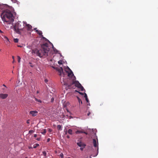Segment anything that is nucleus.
Segmentation results:
<instances>
[{"label": "nucleus", "mask_w": 158, "mask_h": 158, "mask_svg": "<svg viewBox=\"0 0 158 158\" xmlns=\"http://www.w3.org/2000/svg\"><path fill=\"white\" fill-rule=\"evenodd\" d=\"M49 48L47 43L43 44L41 48L40 49L35 48L32 50L31 53L33 54H36L40 58L45 57L48 56Z\"/></svg>", "instance_id": "f257e3e1"}, {"label": "nucleus", "mask_w": 158, "mask_h": 158, "mask_svg": "<svg viewBox=\"0 0 158 158\" xmlns=\"http://www.w3.org/2000/svg\"><path fill=\"white\" fill-rule=\"evenodd\" d=\"M2 20L8 24L12 23L14 21V16L12 12L8 9L3 10L1 15Z\"/></svg>", "instance_id": "f03ea898"}, {"label": "nucleus", "mask_w": 158, "mask_h": 158, "mask_svg": "<svg viewBox=\"0 0 158 158\" xmlns=\"http://www.w3.org/2000/svg\"><path fill=\"white\" fill-rule=\"evenodd\" d=\"M26 23V22H22L19 21L16 23L13 27L15 32L18 34L21 35L22 32L24 31L25 24Z\"/></svg>", "instance_id": "7ed1b4c3"}, {"label": "nucleus", "mask_w": 158, "mask_h": 158, "mask_svg": "<svg viewBox=\"0 0 158 158\" xmlns=\"http://www.w3.org/2000/svg\"><path fill=\"white\" fill-rule=\"evenodd\" d=\"M67 69L68 70V71L65 70V71L66 72H67L68 73V76L69 77L73 76L74 75V74L72 70L68 67H67V68L66 69V70Z\"/></svg>", "instance_id": "20e7f679"}, {"label": "nucleus", "mask_w": 158, "mask_h": 158, "mask_svg": "<svg viewBox=\"0 0 158 158\" xmlns=\"http://www.w3.org/2000/svg\"><path fill=\"white\" fill-rule=\"evenodd\" d=\"M25 27L26 28L27 30L28 31H32L31 30L32 26L31 25L29 24H27V23L26 24H25Z\"/></svg>", "instance_id": "39448f33"}, {"label": "nucleus", "mask_w": 158, "mask_h": 158, "mask_svg": "<svg viewBox=\"0 0 158 158\" xmlns=\"http://www.w3.org/2000/svg\"><path fill=\"white\" fill-rule=\"evenodd\" d=\"M57 71L59 73V75L60 76H61L62 75V73L63 74H64V73L63 72V69L62 67H60V68H58L57 69Z\"/></svg>", "instance_id": "423d86ee"}, {"label": "nucleus", "mask_w": 158, "mask_h": 158, "mask_svg": "<svg viewBox=\"0 0 158 158\" xmlns=\"http://www.w3.org/2000/svg\"><path fill=\"white\" fill-rule=\"evenodd\" d=\"M8 96V95L7 94H0V99H4L6 98Z\"/></svg>", "instance_id": "0eeeda50"}, {"label": "nucleus", "mask_w": 158, "mask_h": 158, "mask_svg": "<svg viewBox=\"0 0 158 158\" xmlns=\"http://www.w3.org/2000/svg\"><path fill=\"white\" fill-rule=\"evenodd\" d=\"M77 144L80 147H82L83 148H85L86 146V145L81 142H80L77 143Z\"/></svg>", "instance_id": "6e6552de"}, {"label": "nucleus", "mask_w": 158, "mask_h": 158, "mask_svg": "<svg viewBox=\"0 0 158 158\" xmlns=\"http://www.w3.org/2000/svg\"><path fill=\"white\" fill-rule=\"evenodd\" d=\"M75 84V86L77 87H78L79 86H80V85L81 84L78 81H73V82L72 83V85Z\"/></svg>", "instance_id": "1a4fd4ad"}, {"label": "nucleus", "mask_w": 158, "mask_h": 158, "mask_svg": "<svg viewBox=\"0 0 158 158\" xmlns=\"http://www.w3.org/2000/svg\"><path fill=\"white\" fill-rule=\"evenodd\" d=\"M38 112L36 111H31L30 112V113L33 116H36Z\"/></svg>", "instance_id": "9d476101"}, {"label": "nucleus", "mask_w": 158, "mask_h": 158, "mask_svg": "<svg viewBox=\"0 0 158 158\" xmlns=\"http://www.w3.org/2000/svg\"><path fill=\"white\" fill-rule=\"evenodd\" d=\"M36 32H37V33L38 34L40 35H42L43 36V35H42V32L41 31H39L38 30H36Z\"/></svg>", "instance_id": "9b49d317"}, {"label": "nucleus", "mask_w": 158, "mask_h": 158, "mask_svg": "<svg viewBox=\"0 0 158 158\" xmlns=\"http://www.w3.org/2000/svg\"><path fill=\"white\" fill-rule=\"evenodd\" d=\"M93 142L94 147H96L97 146V142L95 139H93Z\"/></svg>", "instance_id": "f8f14e48"}, {"label": "nucleus", "mask_w": 158, "mask_h": 158, "mask_svg": "<svg viewBox=\"0 0 158 158\" xmlns=\"http://www.w3.org/2000/svg\"><path fill=\"white\" fill-rule=\"evenodd\" d=\"M40 133L44 135L46 133V129H44L42 130L41 131Z\"/></svg>", "instance_id": "ddd939ff"}, {"label": "nucleus", "mask_w": 158, "mask_h": 158, "mask_svg": "<svg viewBox=\"0 0 158 158\" xmlns=\"http://www.w3.org/2000/svg\"><path fill=\"white\" fill-rule=\"evenodd\" d=\"M57 128L58 130H62L61 126L60 125H58L57 126Z\"/></svg>", "instance_id": "4468645a"}, {"label": "nucleus", "mask_w": 158, "mask_h": 158, "mask_svg": "<svg viewBox=\"0 0 158 158\" xmlns=\"http://www.w3.org/2000/svg\"><path fill=\"white\" fill-rule=\"evenodd\" d=\"M78 87V88L81 89V91H83V90H84L83 87L81 85V84Z\"/></svg>", "instance_id": "2eb2a0df"}, {"label": "nucleus", "mask_w": 158, "mask_h": 158, "mask_svg": "<svg viewBox=\"0 0 158 158\" xmlns=\"http://www.w3.org/2000/svg\"><path fill=\"white\" fill-rule=\"evenodd\" d=\"M77 99L78 100V102H79V103L80 104L81 103V104H82V102L81 100L78 96H77Z\"/></svg>", "instance_id": "dca6fc26"}, {"label": "nucleus", "mask_w": 158, "mask_h": 158, "mask_svg": "<svg viewBox=\"0 0 158 158\" xmlns=\"http://www.w3.org/2000/svg\"><path fill=\"white\" fill-rule=\"evenodd\" d=\"M68 133L69 134L72 135L73 134L72 130L71 129H69L68 131Z\"/></svg>", "instance_id": "f3484780"}, {"label": "nucleus", "mask_w": 158, "mask_h": 158, "mask_svg": "<svg viewBox=\"0 0 158 158\" xmlns=\"http://www.w3.org/2000/svg\"><path fill=\"white\" fill-rule=\"evenodd\" d=\"M4 38L6 40V42L7 44H8L9 42V41L7 37L6 36H5L4 37Z\"/></svg>", "instance_id": "a211bd4d"}, {"label": "nucleus", "mask_w": 158, "mask_h": 158, "mask_svg": "<svg viewBox=\"0 0 158 158\" xmlns=\"http://www.w3.org/2000/svg\"><path fill=\"white\" fill-rule=\"evenodd\" d=\"M18 41H19V39L17 38L14 39V42H15V43H18Z\"/></svg>", "instance_id": "6ab92c4d"}, {"label": "nucleus", "mask_w": 158, "mask_h": 158, "mask_svg": "<svg viewBox=\"0 0 158 158\" xmlns=\"http://www.w3.org/2000/svg\"><path fill=\"white\" fill-rule=\"evenodd\" d=\"M79 132H80V133H85V134L86 135H87L88 134V133H87V132H85V131H79Z\"/></svg>", "instance_id": "aec40b11"}, {"label": "nucleus", "mask_w": 158, "mask_h": 158, "mask_svg": "<svg viewBox=\"0 0 158 158\" xmlns=\"http://www.w3.org/2000/svg\"><path fill=\"white\" fill-rule=\"evenodd\" d=\"M39 146V144L38 143L35 144L33 148H36L37 147Z\"/></svg>", "instance_id": "412c9836"}, {"label": "nucleus", "mask_w": 158, "mask_h": 158, "mask_svg": "<svg viewBox=\"0 0 158 158\" xmlns=\"http://www.w3.org/2000/svg\"><path fill=\"white\" fill-rule=\"evenodd\" d=\"M17 58H18V62L19 63L20 62V59H21L20 57L19 56H17Z\"/></svg>", "instance_id": "4be33fe9"}, {"label": "nucleus", "mask_w": 158, "mask_h": 158, "mask_svg": "<svg viewBox=\"0 0 158 158\" xmlns=\"http://www.w3.org/2000/svg\"><path fill=\"white\" fill-rule=\"evenodd\" d=\"M35 100L37 102H38L40 103L41 102V101L40 99H38L36 98H35Z\"/></svg>", "instance_id": "5701e85b"}, {"label": "nucleus", "mask_w": 158, "mask_h": 158, "mask_svg": "<svg viewBox=\"0 0 158 158\" xmlns=\"http://www.w3.org/2000/svg\"><path fill=\"white\" fill-rule=\"evenodd\" d=\"M34 132L33 130H30L29 131V133L30 134H32Z\"/></svg>", "instance_id": "b1692460"}, {"label": "nucleus", "mask_w": 158, "mask_h": 158, "mask_svg": "<svg viewBox=\"0 0 158 158\" xmlns=\"http://www.w3.org/2000/svg\"><path fill=\"white\" fill-rule=\"evenodd\" d=\"M58 63L59 64H62V61L60 60V61H58Z\"/></svg>", "instance_id": "393cba45"}, {"label": "nucleus", "mask_w": 158, "mask_h": 158, "mask_svg": "<svg viewBox=\"0 0 158 158\" xmlns=\"http://www.w3.org/2000/svg\"><path fill=\"white\" fill-rule=\"evenodd\" d=\"M43 153L44 155V156H46V152L45 151H43Z\"/></svg>", "instance_id": "a878e982"}, {"label": "nucleus", "mask_w": 158, "mask_h": 158, "mask_svg": "<svg viewBox=\"0 0 158 158\" xmlns=\"http://www.w3.org/2000/svg\"><path fill=\"white\" fill-rule=\"evenodd\" d=\"M84 95H85L84 97L85 98H88L87 95L86 93H84Z\"/></svg>", "instance_id": "bb28decb"}, {"label": "nucleus", "mask_w": 158, "mask_h": 158, "mask_svg": "<svg viewBox=\"0 0 158 158\" xmlns=\"http://www.w3.org/2000/svg\"><path fill=\"white\" fill-rule=\"evenodd\" d=\"M48 132H51L52 131V129H50V128H48Z\"/></svg>", "instance_id": "cd10ccee"}, {"label": "nucleus", "mask_w": 158, "mask_h": 158, "mask_svg": "<svg viewBox=\"0 0 158 158\" xmlns=\"http://www.w3.org/2000/svg\"><path fill=\"white\" fill-rule=\"evenodd\" d=\"M81 148H80V149L81 151H83V149H84V148H83V147H81Z\"/></svg>", "instance_id": "c85d7f7f"}, {"label": "nucleus", "mask_w": 158, "mask_h": 158, "mask_svg": "<svg viewBox=\"0 0 158 158\" xmlns=\"http://www.w3.org/2000/svg\"><path fill=\"white\" fill-rule=\"evenodd\" d=\"M44 81L45 83H47L48 82V80L47 79H45L44 80Z\"/></svg>", "instance_id": "c756f323"}, {"label": "nucleus", "mask_w": 158, "mask_h": 158, "mask_svg": "<svg viewBox=\"0 0 158 158\" xmlns=\"http://www.w3.org/2000/svg\"><path fill=\"white\" fill-rule=\"evenodd\" d=\"M85 100L86 101L88 102H89V100H88V98H85Z\"/></svg>", "instance_id": "7c9ffc66"}, {"label": "nucleus", "mask_w": 158, "mask_h": 158, "mask_svg": "<svg viewBox=\"0 0 158 158\" xmlns=\"http://www.w3.org/2000/svg\"><path fill=\"white\" fill-rule=\"evenodd\" d=\"M79 94H80L81 95H83L84 94V93H81V92H78Z\"/></svg>", "instance_id": "2f4dec72"}, {"label": "nucleus", "mask_w": 158, "mask_h": 158, "mask_svg": "<svg viewBox=\"0 0 158 158\" xmlns=\"http://www.w3.org/2000/svg\"><path fill=\"white\" fill-rule=\"evenodd\" d=\"M27 124H29L30 123V120H27Z\"/></svg>", "instance_id": "473e14b6"}, {"label": "nucleus", "mask_w": 158, "mask_h": 158, "mask_svg": "<svg viewBox=\"0 0 158 158\" xmlns=\"http://www.w3.org/2000/svg\"><path fill=\"white\" fill-rule=\"evenodd\" d=\"M60 155L61 157H62V158L63 157L64 155L62 153Z\"/></svg>", "instance_id": "72a5a7b5"}, {"label": "nucleus", "mask_w": 158, "mask_h": 158, "mask_svg": "<svg viewBox=\"0 0 158 158\" xmlns=\"http://www.w3.org/2000/svg\"><path fill=\"white\" fill-rule=\"evenodd\" d=\"M54 100V99L53 98H52L51 99V102H52Z\"/></svg>", "instance_id": "f704fd0d"}, {"label": "nucleus", "mask_w": 158, "mask_h": 158, "mask_svg": "<svg viewBox=\"0 0 158 158\" xmlns=\"http://www.w3.org/2000/svg\"><path fill=\"white\" fill-rule=\"evenodd\" d=\"M90 114V112H89L87 114V115L89 116Z\"/></svg>", "instance_id": "c9c22d12"}, {"label": "nucleus", "mask_w": 158, "mask_h": 158, "mask_svg": "<svg viewBox=\"0 0 158 158\" xmlns=\"http://www.w3.org/2000/svg\"><path fill=\"white\" fill-rule=\"evenodd\" d=\"M37 135L36 134H34V137L35 138L37 137Z\"/></svg>", "instance_id": "e433bc0d"}, {"label": "nucleus", "mask_w": 158, "mask_h": 158, "mask_svg": "<svg viewBox=\"0 0 158 158\" xmlns=\"http://www.w3.org/2000/svg\"><path fill=\"white\" fill-rule=\"evenodd\" d=\"M52 48H53V50H54V51H55L54 49H56L55 48H54L53 44H52Z\"/></svg>", "instance_id": "4c0bfd02"}, {"label": "nucleus", "mask_w": 158, "mask_h": 158, "mask_svg": "<svg viewBox=\"0 0 158 158\" xmlns=\"http://www.w3.org/2000/svg\"><path fill=\"white\" fill-rule=\"evenodd\" d=\"M37 140H38V141H39L40 140V138H37Z\"/></svg>", "instance_id": "58836bf2"}, {"label": "nucleus", "mask_w": 158, "mask_h": 158, "mask_svg": "<svg viewBox=\"0 0 158 158\" xmlns=\"http://www.w3.org/2000/svg\"><path fill=\"white\" fill-rule=\"evenodd\" d=\"M67 138H68V139L69 138V135H67Z\"/></svg>", "instance_id": "ea45409f"}, {"label": "nucleus", "mask_w": 158, "mask_h": 158, "mask_svg": "<svg viewBox=\"0 0 158 158\" xmlns=\"http://www.w3.org/2000/svg\"><path fill=\"white\" fill-rule=\"evenodd\" d=\"M50 140V139L48 138L47 139V142H49Z\"/></svg>", "instance_id": "a19ab883"}, {"label": "nucleus", "mask_w": 158, "mask_h": 158, "mask_svg": "<svg viewBox=\"0 0 158 158\" xmlns=\"http://www.w3.org/2000/svg\"><path fill=\"white\" fill-rule=\"evenodd\" d=\"M66 104L67 105H69V102H67Z\"/></svg>", "instance_id": "79ce46f5"}, {"label": "nucleus", "mask_w": 158, "mask_h": 158, "mask_svg": "<svg viewBox=\"0 0 158 158\" xmlns=\"http://www.w3.org/2000/svg\"><path fill=\"white\" fill-rule=\"evenodd\" d=\"M3 86H5V87H6V86L5 85H4V84H3Z\"/></svg>", "instance_id": "37998d69"}, {"label": "nucleus", "mask_w": 158, "mask_h": 158, "mask_svg": "<svg viewBox=\"0 0 158 158\" xmlns=\"http://www.w3.org/2000/svg\"><path fill=\"white\" fill-rule=\"evenodd\" d=\"M0 33H2V31L0 30Z\"/></svg>", "instance_id": "c03bdc74"}, {"label": "nucleus", "mask_w": 158, "mask_h": 158, "mask_svg": "<svg viewBox=\"0 0 158 158\" xmlns=\"http://www.w3.org/2000/svg\"><path fill=\"white\" fill-rule=\"evenodd\" d=\"M12 57L13 59V60H14V57L13 56H12Z\"/></svg>", "instance_id": "a18cd8bd"}, {"label": "nucleus", "mask_w": 158, "mask_h": 158, "mask_svg": "<svg viewBox=\"0 0 158 158\" xmlns=\"http://www.w3.org/2000/svg\"><path fill=\"white\" fill-rule=\"evenodd\" d=\"M34 30H35V31H36V30H37V28H34Z\"/></svg>", "instance_id": "49530a36"}, {"label": "nucleus", "mask_w": 158, "mask_h": 158, "mask_svg": "<svg viewBox=\"0 0 158 158\" xmlns=\"http://www.w3.org/2000/svg\"><path fill=\"white\" fill-rule=\"evenodd\" d=\"M18 47H22V46H20V45H18Z\"/></svg>", "instance_id": "de8ad7c7"}, {"label": "nucleus", "mask_w": 158, "mask_h": 158, "mask_svg": "<svg viewBox=\"0 0 158 158\" xmlns=\"http://www.w3.org/2000/svg\"><path fill=\"white\" fill-rule=\"evenodd\" d=\"M65 134H67V131L65 132Z\"/></svg>", "instance_id": "09e8293b"}, {"label": "nucleus", "mask_w": 158, "mask_h": 158, "mask_svg": "<svg viewBox=\"0 0 158 158\" xmlns=\"http://www.w3.org/2000/svg\"><path fill=\"white\" fill-rule=\"evenodd\" d=\"M14 61H15V60H13V63L14 62Z\"/></svg>", "instance_id": "8fccbe9b"}, {"label": "nucleus", "mask_w": 158, "mask_h": 158, "mask_svg": "<svg viewBox=\"0 0 158 158\" xmlns=\"http://www.w3.org/2000/svg\"><path fill=\"white\" fill-rule=\"evenodd\" d=\"M31 67H33V66H32V65H31Z\"/></svg>", "instance_id": "3c124183"}, {"label": "nucleus", "mask_w": 158, "mask_h": 158, "mask_svg": "<svg viewBox=\"0 0 158 158\" xmlns=\"http://www.w3.org/2000/svg\"><path fill=\"white\" fill-rule=\"evenodd\" d=\"M29 64H31V63H30Z\"/></svg>", "instance_id": "603ef678"}, {"label": "nucleus", "mask_w": 158, "mask_h": 158, "mask_svg": "<svg viewBox=\"0 0 158 158\" xmlns=\"http://www.w3.org/2000/svg\"><path fill=\"white\" fill-rule=\"evenodd\" d=\"M25 158H27V157H26Z\"/></svg>", "instance_id": "864d4df0"}, {"label": "nucleus", "mask_w": 158, "mask_h": 158, "mask_svg": "<svg viewBox=\"0 0 158 158\" xmlns=\"http://www.w3.org/2000/svg\"><path fill=\"white\" fill-rule=\"evenodd\" d=\"M1 49H0V51H1Z\"/></svg>", "instance_id": "5fc2aeb1"}]
</instances>
